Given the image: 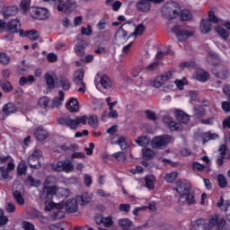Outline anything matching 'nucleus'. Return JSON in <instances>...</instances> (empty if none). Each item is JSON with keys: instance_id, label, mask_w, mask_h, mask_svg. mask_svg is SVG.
Segmentation results:
<instances>
[{"instance_id": "nucleus-1", "label": "nucleus", "mask_w": 230, "mask_h": 230, "mask_svg": "<svg viewBox=\"0 0 230 230\" xmlns=\"http://www.w3.org/2000/svg\"><path fill=\"white\" fill-rule=\"evenodd\" d=\"M175 190L180 195L178 202L181 204H188V206L197 204V201L195 200V194H193V192H190V184L188 182L177 181Z\"/></svg>"}, {"instance_id": "nucleus-2", "label": "nucleus", "mask_w": 230, "mask_h": 230, "mask_svg": "<svg viewBox=\"0 0 230 230\" xmlns=\"http://www.w3.org/2000/svg\"><path fill=\"white\" fill-rule=\"evenodd\" d=\"M57 177L53 175L48 176L43 182L42 191L40 192V197L42 200L46 202H49V200H53V196L57 195Z\"/></svg>"}, {"instance_id": "nucleus-3", "label": "nucleus", "mask_w": 230, "mask_h": 230, "mask_svg": "<svg viewBox=\"0 0 230 230\" xmlns=\"http://www.w3.org/2000/svg\"><path fill=\"white\" fill-rule=\"evenodd\" d=\"M161 13L164 19L172 21V19H176V17H179V13H181V5L174 1L167 2L162 7Z\"/></svg>"}, {"instance_id": "nucleus-4", "label": "nucleus", "mask_w": 230, "mask_h": 230, "mask_svg": "<svg viewBox=\"0 0 230 230\" xmlns=\"http://www.w3.org/2000/svg\"><path fill=\"white\" fill-rule=\"evenodd\" d=\"M226 226L227 222L224 219L218 218V215L210 216L207 223L206 230H226Z\"/></svg>"}, {"instance_id": "nucleus-5", "label": "nucleus", "mask_w": 230, "mask_h": 230, "mask_svg": "<svg viewBox=\"0 0 230 230\" xmlns=\"http://www.w3.org/2000/svg\"><path fill=\"white\" fill-rule=\"evenodd\" d=\"M51 168L54 172H58V173L62 172L71 173V172L75 171V165L70 160L58 161L57 164H52Z\"/></svg>"}, {"instance_id": "nucleus-6", "label": "nucleus", "mask_w": 230, "mask_h": 230, "mask_svg": "<svg viewBox=\"0 0 230 230\" xmlns=\"http://www.w3.org/2000/svg\"><path fill=\"white\" fill-rule=\"evenodd\" d=\"M30 15L36 21H48V19L51 17V13L48 8L32 7L30 9Z\"/></svg>"}, {"instance_id": "nucleus-7", "label": "nucleus", "mask_w": 230, "mask_h": 230, "mask_svg": "<svg viewBox=\"0 0 230 230\" xmlns=\"http://www.w3.org/2000/svg\"><path fill=\"white\" fill-rule=\"evenodd\" d=\"M170 143H173V137L170 135H163L155 137L152 142L151 146L153 148H157L158 150H163L170 145Z\"/></svg>"}, {"instance_id": "nucleus-8", "label": "nucleus", "mask_w": 230, "mask_h": 230, "mask_svg": "<svg viewBox=\"0 0 230 230\" xmlns=\"http://www.w3.org/2000/svg\"><path fill=\"white\" fill-rule=\"evenodd\" d=\"M211 22L218 24L220 19L215 15V12H208V20L203 19L200 23L199 30L201 33H209L211 31Z\"/></svg>"}, {"instance_id": "nucleus-9", "label": "nucleus", "mask_w": 230, "mask_h": 230, "mask_svg": "<svg viewBox=\"0 0 230 230\" xmlns=\"http://www.w3.org/2000/svg\"><path fill=\"white\" fill-rule=\"evenodd\" d=\"M40 157H42V151L34 149V151L28 157V164L31 168L39 170L40 168Z\"/></svg>"}, {"instance_id": "nucleus-10", "label": "nucleus", "mask_w": 230, "mask_h": 230, "mask_svg": "<svg viewBox=\"0 0 230 230\" xmlns=\"http://www.w3.org/2000/svg\"><path fill=\"white\" fill-rule=\"evenodd\" d=\"M172 33H175L179 42H184L185 40H188L190 37H193L195 31H187V30H181L179 25L174 26L172 29Z\"/></svg>"}, {"instance_id": "nucleus-11", "label": "nucleus", "mask_w": 230, "mask_h": 230, "mask_svg": "<svg viewBox=\"0 0 230 230\" xmlns=\"http://www.w3.org/2000/svg\"><path fill=\"white\" fill-rule=\"evenodd\" d=\"M61 150L64 152H74L71 155L72 159H84V157H85V153L78 152V150H80V146L76 144L62 146Z\"/></svg>"}, {"instance_id": "nucleus-12", "label": "nucleus", "mask_w": 230, "mask_h": 230, "mask_svg": "<svg viewBox=\"0 0 230 230\" xmlns=\"http://www.w3.org/2000/svg\"><path fill=\"white\" fill-rule=\"evenodd\" d=\"M84 75H85V71L84 69H79L74 74V84L75 85H81V87L77 90L78 93H85V83L84 82Z\"/></svg>"}, {"instance_id": "nucleus-13", "label": "nucleus", "mask_w": 230, "mask_h": 230, "mask_svg": "<svg viewBox=\"0 0 230 230\" xmlns=\"http://www.w3.org/2000/svg\"><path fill=\"white\" fill-rule=\"evenodd\" d=\"M217 208L224 211L226 219L227 222H230V200H226L223 196H220V200L217 203Z\"/></svg>"}, {"instance_id": "nucleus-14", "label": "nucleus", "mask_w": 230, "mask_h": 230, "mask_svg": "<svg viewBox=\"0 0 230 230\" xmlns=\"http://www.w3.org/2000/svg\"><path fill=\"white\" fill-rule=\"evenodd\" d=\"M59 125H65L68 127L71 130H75L78 128V124L76 122V119H73L69 115H65L58 119Z\"/></svg>"}, {"instance_id": "nucleus-15", "label": "nucleus", "mask_w": 230, "mask_h": 230, "mask_svg": "<svg viewBox=\"0 0 230 230\" xmlns=\"http://www.w3.org/2000/svg\"><path fill=\"white\" fill-rule=\"evenodd\" d=\"M56 8L59 12H73L76 8V3L72 1H59Z\"/></svg>"}, {"instance_id": "nucleus-16", "label": "nucleus", "mask_w": 230, "mask_h": 230, "mask_svg": "<svg viewBox=\"0 0 230 230\" xmlns=\"http://www.w3.org/2000/svg\"><path fill=\"white\" fill-rule=\"evenodd\" d=\"M212 73L217 78H222L226 80V78H229V71L227 67L222 66L221 65L216 66L212 68Z\"/></svg>"}, {"instance_id": "nucleus-17", "label": "nucleus", "mask_w": 230, "mask_h": 230, "mask_svg": "<svg viewBox=\"0 0 230 230\" xmlns=\"http://www.w3.org/2000/svg\"><path fill=\"white\" fill-rule=\"evenodd\" d=\"M33 134L37 141H45V139H48V136H49L48 129L44 128L42 126L36 128Z\"/></svg>"}, {"instance_id": "nucleus-18", "label": "nucleus", "mask_w": 230, "mask_h": 230, "mask_svg": "<svg viewBox=\"0 0 230 230\" xmlns=\"http://www.w3.org/2000/svg\"><path fill=\"white\" fill-rule=\"evenodd\" d=\"M164 123L167 125L172 132H175L176 130H181V124L173 121V118L169 115H165L164 117Z\"/></svg>"}, {"instance_id": "nucleus-19", "label": "nucleus", "mask_w": 230, "mask_h": 230, "mask_svg": "<svg viewBox=\"0 0 230 230\" xmlns=\"http://www.w3.org/2000/svg\"><path fill=\"white\" fill-rule=\"evenodd\" d=\"M6 30L9 33H19V28H21V22L19 20H11L5 24Z\"/></svg>"}, {"instance_id": "nucleus-20", "label": "nucleus", "mask_w": 230, "mask_h": 230, "mask_svg": "<svg viewBox=\"0 0 230 230\" xmlns=\"http://www.w3.org/2000/svg\"><path fill=\"white\" fill-rule=\"evenodd\" d=\"M89 46V43L84 40H80L77 45L74 47V49L78 57H84L85 55V49Z\"/></svg>"}, {"instance_id": "nucleus-21", "label": "nucleus", "mask_w": 230, "mask_h": 230, "mask_svg": "<svg viewBox=\"0 0 230 230\" xmlns=\"http://www.w3.org/2000/svg\"><path fill=\"white\" fill-rule=\"evenodd\" d=\"M65 208L68 213H76L78 211V201L76 199H68L65 204Z\"/></svg>"}, {"instance_id": "nucleus-22", "label": "nucleus", "mask_w": 230, "mask_h": 230, "mask_svg": "<svg viewBox=\"0 0 230 230\" xmlns=\"http://www.w3.org/2000/svg\"><path fill=\"white\" fill-rule=\"evenodd\" d=\"M66 109L69 111V112H78V111H80L78 100L71 99L68 102H66Z\"/></svg>"}, {"instance_id": "nucleus-23", "label": "nucleus", "mask_w": 230, "mask_h": 230, "mask_svg": "<svg viewBox=\"0 0 230 230\" xmlns=\"http://www.w3.org/2000/svg\"><path fill=\"white\" fill-rule=\"evenodd\" d=\"M174 115L177 121H179L180 123L190 122V116H188V114L184 113L182 111H175Z\"/></svg>"}, {"instance_id": "nucleus-24", "label": "nucleus", "mask_w": 230, "mask_h": 230, "mask_svg": "<svg viewBox=\"0 0 230 230\" xmlns=\"http://www.w3.org/2000/svg\"><path fill=\"white\" fill-rule=\"evenodd\" d=\"M58 96L53 99L52 102V109H58L60 105L64 102V97L66 96V93L62 90L58 91Z\"/></svg>"}, {"instance_id": "nucleus-25", "label": "nucleus", "mask_w": 230, "mask_h": 230, "mask_svg": "<svg viewBox=\"0 0 230 230\" xmlns=\"http://www.w3.org/2000/svg\"><path fill=\"white\" fill-rule=\"evenodd\" d=\"M18 12L19 10L16 6L4 7L3 9L4 19H7V17H13V15H17Z\"/></svg>"}, {"instance_id": "nucleus-26", "label": "nucleus", "mask_w": 230, "mask_h": 230, "mask_svg": "<svg viewBox=\"0 0 230 230\" xmlns=\"http://www.w3.org/2000/svg\"><path fill=\"white\" fill-rule=\"evenodd\" d=\"M196 80L199 82H208L209 80V74L202 69H199L196 72Z\"/></svg>"}, {"instance_id": "nucleus-27", "label": "nucleus", "mask_w": 230, "mask_h": 230, "mask_svg": "<svg viewBox=\"0 0 230 230\" xmlns=\"http://www.w3.org/2000/svg\"><path fill=\"white\" fill-rule=\"evenodd\" d=\"M203 145H206L208 141H213L215 139H218L219 136L217 133H212L211 131L206 132L202 135Z\"/></svg>"}, {"instance_id": "nucleus-28", "label": "nucleus", "mask_w": 230, "mask_h": 230, "mask_svg": "<svg viewBox=\"0 0 230 230\" xmlns=\"http://www.w3.org/2000/svg\"><path fill=\"white\" fill-rule=\"evenodd\" d=\"M192 227L195 230H200V229L206 230V227H207L206 220L204 218L197 219L192 223Z\"/></svg>"}, {"instance_id": "nucleus-29", "label": "nucleus", "mask_w": 230, "mask_h": 230, "mask_svg": "<svg viewBox=\"0 0 230 230\" xmlns=\"http://www.w3.org/2000/svg\"><path fill=\"white\" fill-rule=\"evenodd\" d=\"M0 86L4 93H10L13 91V86H12L10 81L6 79L0 80Z\"/></svg>"}, {"instance_id": "nucleus-30", "label": "nucleus", "mask_w": 230, "mask_h": 230, "mask_svg": "<svg viewBox=\"0 0 230 230\" xmlns=\"http://www.w3.org/2000/svg\"><path fill=\"white\" fill-rule=\"evenodd\" d=\"M24 182L28 188H39L40 186V181L39 180H35L31 175L28 176Z\"/></svg>"}, {"instance_id": "nucleus-31", "label": "nucleus", "mask_w": 230, "mask_h": 230, "mask_svg": "<svg viewBox=\"0 0 230 230\" xmlns=\"http://www.w3.org/2000/svg\"><path fill=\"white\" fill-rule=\"evenodd\" d=\"M3 111L5 116H10V114H15V112H17V108L13 103H7L4 105Z\"/></svg>"}, {"instance_id": "nucleus-32", "label": "nucleus", "mask_w": 230, "mask_h": 230, "mask_svg": "<svg viewBox=\"0 0 230 230\" xmlns=\"http://www.w3.org/2000/svg\"><path fill=\"white\" fill-rule=\"evenodd\" d=\"M152 5L148 1H140L137 3V8L139 12H149Z\"/></svg>"}, {"instance_id": "nucleus-33", "label": "nucleus", "mask_w": 230, "mask_h": 230, "mask_svg": "<svg viewBox=\"0 0 230 230\" xmlns=\"http://www.w3.org/2000/svg\"><path fill=\"white\" fill-rule=\"evenodd\" d=\"M76 200L78 204H81V206H85V204H89V202H91V196L89 193H84L83 195L77 196Z\"/></svg>"}, {"instance_id": "nucleus-34", "label": "nucleus", "mask_w": 230, "mask_h": 230, "mask_svg": "<svg viewBox=\"0 0 230 230\" xmlns=\"http://www.w3.org/2000/svg\"><path fill=\"white\" fill-rule=\"evenodd\" d=\"M214 31L216 33H218L223 40H227V39H229V31L224 29V27H215Z\"/></svg>"}, {"instance_id": "nucleus-35", "label": "nucleus", "mask_w": 230, "mask_h": 230, "mask_svg": "<svg viewBox=\"0 0 230 230\" xmlns=\"http://www.w3.org/2000/svg\"><path fill=\"white\" fill-rule=\"evenodd\" d=\"M100 84L103 89H111L112 87V81L107 75H102L100 80Z\"/></svg>"}, {"instance_id": "nucleus-36", "label": "nucleus", "mask_w": 230, "mask_h": 230, "mask_svg": "<svg viewBox=\"0 0 230 230\" xmlns=\"http://www.w3.org/2000/svg\"><path fill=\"white\" fill-rule=\"evenodd\" d=\"M13 199L16 201L18 206H24L25 200H24V197H22V193H21V191L15 190L13 193Z\"/></svg>"}, {"instance_id": "nucleus-37", "label": "nucleus", "mask_w": 230, "mask_h": 230, "mask_svg": "<svg viewBox=\"0 0 230 230\" xmlns=\"http://www.w3.org/2000/svg\"><path fill=\"white\" fill-rule=\"evenodd\" d=\"M25 37H27L30 40H39V37H40V33L36 30H31L25 31Z\"/></svg>"}, {"instance_id": "nucleus-38", "label": "nucleus", "mask_w": 230, "mask_h": 230, "mask_svg": "<svg viewBox=\"0 0 230 230\" xmlns=\"http://www.w3.org/2000/svg\"><path fill=\"white\" fill-rule=\"evenodd\" d=\"M143 33H145V25L140 23L136 26L134 32L129 37H141Z\"/></svg>"}, {"instance_id": "nucleus-39", "label": "nucleus", "mask_w": 230, "mask_h": 230, "mask_svg": "<svg viewBox=\"0 0 230 230\" xmlns=\"http://www.w3.org/2000/svg\"><path fill=\"white\" fill-rule=\"evenodd\" d=\"M194 116L196 118H204L206 116V109L200 105L194 106Z\"/></svg>"}, {"instance_id": "nucleus-40", "label": "nucleus", "mask_w": 230, "mask_h": 230, "mask_svg": "<svg viewBox=\"0 0 230 230\" xmlns=\"http://www.w3.org/2000/svg\"><path fill=\"white\" fill-rule=\"evenodd\" d=\"M28 172V165H26V162H20L17 166V174L18 175H26Z\"/></svg>"}, {"instance_id": "nucleus-41", "label": "nucleus", "mask_w": 230, "mask_h": 230, "mask_svg": "<svg viewBox=\"0 0 230 230\" xmlns=\"http://www.w3.org/2000/svg\"><path fill=\"white\" fill-rule=\"evenodd\" d=\"M59 85L64 91H69V89H71V83L66 77H61L59 79Z\"/></svg>"}, {"instance_id": "nucleus-42", "label": "nucleus", "mask_w": 230, "mask_h": 230, "mask_svg": "<svg viewBox=\"0 0 230 230\" xmlns=\"http://www.w3.org/2000/svg\"><path fill=\"white\" fill-rule=\"evenodd\" d=\"M38 105L41 109H49V98L48 96H43L39 99Z\"/></svg>"}, {"instance_id": "nucleus-43", "label": "nucleus", "mask_w": 230, "mask_h": 230, "mask_svg": "<svg viewBox=\"0 0 230 230\" xmlns=\"http://www.w3.org/2000/svg\"><path fill=\"white\" fill-rule=\"evenodd\" d=\"M122 3L119 1H107L106 6H111L113 12H118L122 6Z\"/></svg>"}, {"instance_id": "nucleus-44", "label": "nucleus", "mask_w": 230, "mask_h": 230, "mask_svg": "<svg viewBox=\"0 0 230 230\" xmlns=\"http://www.w3.org/2000/svg\"><path fill=\"white\" fill-rule=\"evenodd\" d=\"M155 181V176H154V175L146 176V178H145L146 187L148 188V190H154V188H155L154 181Z\"/></svg>"}, {"instance_id": "nucleus-45", "label": "nucleus", "mask_w": 230, "mask_h": 230, "mask_svg": "<svg viewBox=\"0 0 230 230\" xmlns=\"http://www.w3.org/2000/svg\"><path fill=\"white\" fill-rule=\"evenodd\" d=\"M35 82V77L33 75H29L28 77L22 76L19 79V85H26V84H33Z\"/></svg>"}, {"instance_id": "nucleus-46", "label": "nucleus", "mask_w": 230, "mask_h": 230, "mask_svg": "<svg viewBox=\"0 0 230 230\" xmlns=\"http://www.w3.org/2000/svg\"><path fill=\"white\" fill-rule=\"evenodd\" d=\"M119 226H120V227H122L124 230H128L130 227H132V221L127 218H123L119 220Z\"/></svg>"}, {"instance_id": "nucleus-47", "label": "nucleus", "mask_w": 230, "mask_h": 230, "mask_svg": "<svg viewBox=\"0 0 230 230\" xmlns=\"http://www.w3.org/2000/svg\"><path fill=\"white\" fill-rule=\"evenodd\" d=\"M136 143H137L139 146L146 147L150 143V139L147 137H140L137 139Z\"/></svg>"}, {"instance_id": "nucleus-48", "label": "nucleus", "mask_w": 230, "mask_h": 230, "mask_svg": "<svg viewBox=\"0 0 230 230\" xmlns=\"http://www.w3.org/2000/svg\"><path fill=\"white\" fill-rule=\"evenodd\" d=\"M45 80L47 82L49 89H55V79H53V76L51 75L46 74Z\"/></svg>"}, {"instance_id": "nucleus-49", "label": "nucleus", "mask_w": 230, "mask_h": 230, "mask_svg": "<svg viewBox=\"0 0 230 230\" xmlns=\"http://www.w3.org/2000/svg\"><path fill=\"white\" fill-rule=\"evenodd\" d=\"M31 4L30 1H22L21 2L20 7H21V10L23 12V13H27L28 12L30 13V9L32 8V7H30Z\"/></svg>"}, {"instance_id": "nucleus-50", "label": "nucleus", "mask_w": 230, "mask_h": 230, "mask_svg": "<svg viewBox=\"0 0 230 230\" xmlns=\"http://www.w3.org/2000/svg\"><path fill=\"white\" fill-rule=\"evenodd\" d=\"M119 163H123V161L127 160V155L123 152H117L111 155Z\"/></svg>"}, {"instance_id": "nucleus-51", "label": "nucleus", "mask_w": 230, "mask_h": 230, "mask_svg": "<svg viewBox=\"0 0 230 230\" xmlns=\"http://www.w3.org/2000/svg\"><path fill=\"white\" fill-rule=\"evenodd\" d=\"M191 17H193V15L191 14V12H190V10L184 9L181 11V21H190Z\"/></svg>"}, {"instance_id": "nucleus-52", "label": "nucleus", "mask_w": 230, "mask_h": 230, "mask_svg": "<svg viewBox=\"0 0 230 230\" xmlns=\"http://www.w3.org/2000/svg\"><path fill=\"white\" fill-rule=\"evenodd\" d=\"M0 181H6L10 177V171H7L5 167H0Z\"/></svg>"}, {"instance_id": "nucleus-53", "label": "nucleus", "mask_w": 230, "mask_h": 230, "mask_svg": "<svg viewBox=\"0 0 230 230\" xmlns=\"http://www.w3.org/2000/svg\"><path fill=\"white\" fill-rule=\"evenodd\" d=\"M88 119V124L90 127H93V128H96L98 127V116L96 115H92Z\"/></svg>"}, {"instance_id": "nucleus-54", "label": "nucleus", "mask_w": 230, "mask_h": 230, "mask_svg": "<svg viewBox=\"0 0 230 230\" xmlns=\"http://www.w3.org/2000/svg\"><path fill=\"white\" fill-rule=\"evenodd\" d=\"M116 145H119L120 146L121 150H127V137H120L118 141L116 142Z\"/></svg>"}, {"instance_id": "nucleus-55", "label": "nucleus", "mask_w": 230, "mask_h": 230, "mask_svg": "<svg viewBox=\"0 0 230 230\" xmlns=\"http://www.w3.org/2000/svg\"><path fill=\"white\" fill-rule=\"evenodd\" d=\"M142 153L144 157H146L147 159H152V157L155 156V153L150 148L143 149Z\"/></svg>"}, {"instance_id": "nucleus-56", "label": "nucleus", "mask_w": 230, "mask_h": 230, "mask_svg": "<svg viewBox=\"0 0 230 230\" xmlns=\"http://www.w3.org/2000/svg\"><path fill=\"white\" fill-rule=\"evenodd\" d=\"M81 33L83 35H86V37H91V35H93V29L91 25H87L86 27H82Z\"/></svg>"}, {"instance_id": "nucleus-57", "label": "nucleus", "mask_w": 230, "mask_h": 230, "mask_svg": "<svg viewBox=\"0 0 230 230\" xmlns=\"http://www.w3.org/2000/svg\"><path fill=\"white\" fill-rule=\"evenodd\" d=\"M217 181L220 188H226V186H227V180H226V176H224V174H219L217 176Z\"/></svg>"}, {"instance_id": "nucleus-58", "label": "nucleus", "mask_w": 230, "mask_h": 230, "mask_svg": "<svg viewBox=\"0 0 230 230\" xmlns=\"http://www.w3.org/2000/svg\"><path fill=\"white\" fill-rule=\"evenodd\" d=\"M49 229H50V230H66V228L64 227V223L51 224L49 226Z\"/></svg>"}, {"instance_id": "nucleus-59", "label": "nucleus", "mask_w": 230, "mask_h": 230, "mask_svg": "<svg viewBox=\"0 0 230 230\" xmlns=\"http://www.w3.org/2000/svg\"><path fill=\"white\" fill-rule=\"evenodd\" d=\"M127 31H125L124 30H123V27H120L118 31H117V32H116V34H115V37H116V39H127Z\"/></svg>"}, {"instance_id": "nucleus-60", "label": "nucleus", "mask_w": 230, "mask_h": 230, "mask_svg": "<svg viewBox=\"0 0 230 230\" xmlns=\"http://www.w3.org/2000/svg\"><path fill=\"white\" fill-rule=\"evenodd\" d=\"M164 83L163 81V77H161L160 75H158L154 81H153V87H155L156 89H159V87H161V85H163Z\"/></svg>"}, {"instance_id": "nucleus-61", "label": "nucleus", "mask_w": 230, "mask_h": 230, "mask_svg": "<svg viewBox=\"0 0 230 230\" xmlns=\"http://www.w3.org/2000/svg\"><path fill=\"white\" fill-rule=\"evenodd\" d=\"M177 172H170L165 175L164 179L166 182H173L177 179Z\"/></svg>"}, {"instance_id": "nucleus-62", "label": "nucleus", "mask_w": 230, "mask_h": 230, "mask_svg": "<svg viewBox=\"0 0 230 230\" xmlns=\"http://www.w3.org/2000/svg\"><path fill=\"white\" fill-rule=\"evenodd\" d=\"M0 64H10V57L4 53L0 52Z\"/></svg>"}, {"instance_id": "nucleus-63", "label": "nucleus", "mask_w": 230, "mask_h": 230, "mask_svg": "<svg viewBox=\"0 0 230 230\" xmlns=\"http://www.w3.org/2000/svg\"><path fill=\"white\" fill-rule=\"evenodd\" d=\"M22 226L24 230H35V226L28 221H23Z\"/></svg>"}, {"instance_id": "nucleus-64", "label": "nucleus", "mask_w": 230, "mask_h": 230, "mask_svg": "<svg viewBox=\"0 0 230 230\" xmlns=\"http://www.w3.org/2000/svg\"><path fill=\"white\" fill-rule=\"evenodd\" d=\"M221 109L224 112H230V101H224L221 102Z\"/></svg>"}]
</instances>
